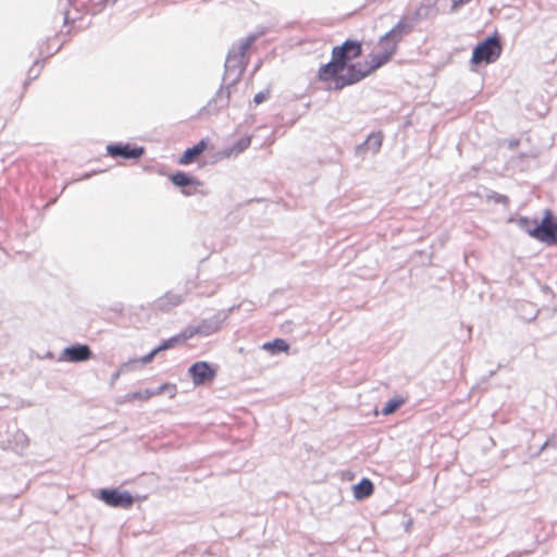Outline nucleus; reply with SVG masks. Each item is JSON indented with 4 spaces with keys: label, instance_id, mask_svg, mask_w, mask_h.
Here are the masks:
<instances>
[{
    "label": "nucleus",
    "instance_id": "nucleus-30",
    "mask_svg": "<svg viewBox=\"0 0 557 557\" xmlns=\"http://www.w3.org/2000/svg\"><path fill=\"white\" fill-rule=\"evenodd\" d=\"M356 500H363L372 496L374 490H352Z\"/></svg>",
    "mask_w": 557,
    "mask_h": 557
},
{
    "label": "nucleus",
    "instance_id": "nucleus-5",
    "mask_svg": "<svg viewBox=\"0 0 557 557\" xmlns=\"http://www.w3.org/2000/svg\"><path fill=\"white\" fill-rule=\"evenodd\" d=\"M346 73H341L338 79H336V84H334L330 89L333 90H342L347 86L355 85L366 78L369 74V71L366 69V65L362 62H356L347 64L345 67Z\"/></svg>",
    "mask_w": 557,
    "mask_h": 557
},
{
    "label": "nucleus",
    "instance_id": "nucleus-34",
    "mask_svg": "<svg viewBox=\"0 0 557 557\" xmlns=\"http://www.w3.org/2000/svg\"><path fill=\"white\" fill-rule=\"evenodd\" d=\"M342 474V481L345 483V482H350L351 484L354 483V479H355V473L350 470H345V471H342L341 472Z\"/></svg>",
    "mask_w": 557,
    "mask_h": 557
},
{
    "label": "nucleus",
    "instance_id": "nucleus-20",
    "mask_svg": "<svg viewBox=\"0 0 557 557\" xmlns=\"http://www.w3.org/2000/svg\"><path fill=\"white\" fill-rule=\"evenodd\" d=\"M251 144V137L245 136L237 139L231 147L226 149V156L239 154L244 152Z\"/></svg>",
    "mask_w": 557,
    "mask_h": 557
},
{
    "label": "nucleus",
    "instance_id": "nucleus-7",
    "mask_svg": "<svg viewBox=\"0 0 557 557\" xmlns=\"http://www.w3.org/2000/svg\"><path fill=\"white\" fill-rule=\"evenodd\" d=\"M331 54L344 66L362 54V45L359 40L347 39L342 45L332 48Z\"/></svg>",
    "mask_w": 557,
    "mask_h": 557
},
{
    "label": "nucleus",
    "instance_id": "nucleus-2",
    "mask_svg": "<svg viewBox=\"0 0 557 557\" xmlns=\"http://www.w3.org/2000/svg\"><path fill=\"white\" fill-rule=\"evenodd\" d=\"M502 50L499 37L497 35L488 36L474 47L471 62L473 64L493 63L499 58Z\"/></svg>",
    "mask_w": 557,
    "mask_h": 557
},
{
    "label": "nucleus",
    "instance_id": "nucleus-12",
    "mask_svg": "<svg viewBox=\"0 0 557 557\" xmlns=\"http://www.w3.org/2000/svg\"><path fill=\"white\" fill-rule=\"evenodd\" d=\"M414 26V22H412L409 16H403L398 23L384 35V39L392 38L400 42L405 36L412 32Z\"/></svg>",
    "mask_w": 557,
    "mask_h": 557
},
{
    "label": "nucleus",
    "instance_id": "nucleus-36",
    "mask_svg": "<svg viewBox=\"0 0 557 557\" xmlns=\"http://www.w3.org/2000/svg\"><path fill=\"white\" fill-rule=\"evenodd\" d=\"M552 445H555V444H554V440H553V438H548V440L544 443V445H543L542 449H544L545 447L552 446Z\"/></svg>",
    "mask_w": 557,
    "mask_h": 557
},
{
    "label": "nucleus",
    "instance_id": "nucleus-14",
    "mask_svg": "<svg viewBox=\"0 0 557 557\" xmlns=\"http://www.w3.org/2000/svg\"><path fill=\"white\" fill-rule=\"evenodd\" d=\"M382 143V132L371 133L362 144L356 147V153L361 154L366 149H369L375 154L380 151Z\"/></svg>",
    "mask_w": 557,
    "mask_h": 557
},
{
    "label": "nucleus",
    "instance_id": "nucleus-13",
    "mask_svg": "<svg viewBox=\"0 0 557 557\" xmlns=\"http://www.w3.org/2000/svg\"><path fill=\"white\" fill-rule=\"evenodd\" d=\"M183 300V295L173 292H168L156 300L154 306L157 309L161 311H170L171 309L181 305Z\"/></svg>",
    "mask_w": 557,
    "mask_h": 557
},
{
    "label": "nucleus",
    "instance_id": "nucleus-15",
    "mask_svg": "<svg viewBox=\"0 0 557 557\" xmlns=\"http://www.w3.org/2000/svg\"><path fill=\"white\" fill-rule=\"evenodd\" d=\"M208 140L202 138L199 143L194 145L193 147L187 148L182 157L180 158V164H190L193 163L207 148Z\"/></svg>",
    "mask_w": 557,
    "mask_h": 557
},
{
    "label": "nucleus",
    "instance_id": "nucleus-3",
    "mask_svg": "<svg viewBox=\"0 0 557 557\" xmlns=\"http://www.w3.org/2000/svg\"><path fill=\"white\" fill-rule=\"evenodd\" d=\"M95 498L114 508H131L136 498H147V495H132L127 490H91Z\"/></svg>",
    "mask_w": 557,
    "mask_h": 557
},
{
    "label": "nucleus",
    "instance_id": "nucleus-28",
    "mask_svg": "<svg viewBox=\"0 0 557 557\" xmlns=\"http://www.w3.org/2000/svg\"><path fill=\"white\" fill-rule=\"evenodd\" d=\"M75 0H59L58 1V9L63 14L64 24L69 23V13L70 8L74 3Z\"/></svg>",
    "mask_w": 557,
    "mask_h": 557
},
{
    "label": "nucleus",
    "instance_id": "nucleus-29",
    "mask_svg": "<svg viewBox=\"0 0 557 557\" xmlns=\"http://www.w3.org/2000/svg\"><path fill=\"white\" fill-rule=\"evenodd\" d=\"M61 46H58L57 48H52L50 46L49 40L46 42H42L39 46V55H46L47 58L53 55L55 52L60 50Z\"/></svg>",
    "mask_w": 557,
    "mask_h": 557
},
{
    "label": "nucleus",
    "instance_id": "nucleus-10",
    "mask_svg": "<svg viewBox=\"0 0 557 557\" xmlns=\"http://www.w3.org/2000/svg\"><path fill=\"white\" fill-rule=\"evenodd\" d=\"M92 358V351L86 344H74L65 347L60 356V360L69 362H84Z\"/></svg>",
    "mask_w": 557,
    "mask_h": 557
},
{
    "label": "nucleus",
    "instance_id": "nucleus-1",
    "mask_svg": "<svg viewBox=\"0 0 557 557\" xmlns=\"http://www.w3.org/2000/svg\"><path fill=\"white\" fill-rule=\"evenodd\" d=\"M261 35H263V32L251 33L237 45H233L228 50L224 64L222 84L214 97L207 104L209 111L218 112L228 106L232 89L240 81L248 64L246 52Z\"/></svg>",
    "mask_w": 557,
    "mask_h": 557
},
{
    "label": "nucleus",
    "instance_id": "nucleus-25",
    "mask_svg": "<svg viewBox=\"0 0 557 557\" xmlns=\"http://www.w3.org/2000/svg\"><path fill=\"white\" fill-rule=\"evenodd\" d=\"M516 222L517 225L531 236L532 227L536 226L537 220L528 216H519L517 220L510 219V222Z\"/></svg>",
    "mask_w": 557,
    "mask_h": 557
},
{
    "label": "nucleus",
    "instance_id": "nucleus-32",
    "mask_svg": "<svg viewBox=\"0 0 557 557\" xmlns=\"http://www.w3.org/2000/svg\"><path fill=\"white\" fill-rule=\"evenodd\" d=\"M269 96H270V91L268 89L259 91L258 94L255 95L253 102L256 104H260V103L264 102L269 98Z\"/></svg>",
    "mask_w": 557,
    "mask_h": 557
},
{
    "label": "nucleus",
    "instance_id": "nucleus-24",
    "mask_svg": "<svg viewBox=\"0 0 557 557\" xmlns=\"http://www.w3.org/2000/svg\"><path fill=\"white\" fill-rule=\"evenodd\" d=\"M405 403L404 398L401 397H394L389 399L382 408L381 412L384 416H389L394 413L396 410H398L401 405Z\"/></svg>",
    "mask_w": 557,
    "mask_h": 557
},
{
    "label": "nucleus",
    "instance_id": "nucleus-11",
    "mask_svg": "<svg viewBox=\"0 0 557 557\" xmlns=\"http://www.w3.org/2000/svg\"><path fill=\"white\" fill-rule=\"evenodd\" d=\"M344 71L345 67L331 54V60L320 65L317 79L323 83L334 82L336 84V79H338Z\"/></svg>",
    "mask_w": 557,
    "mask_h": 557
},
{
    "label": "nucleus",
    "instance_id": "nucleus-22",
    "mask_svg": "<svg viewBox=\"0 0 557 557\" xmlns=\"http://www.w3.org/2000/svg\"><path fill=\"white\" fill-rule=\"evenodd\" d=\"M168 385H161L157 389H145L144 392H133L127 395L128 399H141V400H148L152 396L161 395Z\"/></svg>",
    "mask_w": 557,
    "mask_h": 557
},
{
    "label": "nucleus",
    "instance_id": "nucleus-31",
    "mask_svg": "<svg viewBox=\"0 0 557 557\" xmlns=\"http://www.w3.org/2000/svg\"><path fill=\"white\" fill-rule=\"evenodd\" d=\"M159 346L153 348L149 354L145 355L143 358H140V362L143 364H147L153 360V358L160 352Z\"/></svg>",
    "mask_w": 557,
    "mask_h": 557
},
{
    "label": "nucleus",
    "instance_id": "nucleus-18",
    "mask_svg": "<svg viewBox=\"0 0 557 557\" xmlns=\"http://www.w3.org/2000/svg\"><path fill=\"white\" fill-rule=\"evenodd\" d=\"M171 181L175 186L186 187L189 185H200V182L189 174L178 171L171 176Z\"/></svg>",
    "mask_w": 557,
    "mask_h": 557
},
{
    "label": "nucleus",
    "instance_id": "nucleus-6",
    "mask_svg": "<svg viewBox=\"0 0 557 557\" xmlns=\"http://www.w3.org/2000/svg\"><path fill=\"white\" fill-rule=\"evenodd\" d=\"M233 310L234 307L230 308L226 312L220 311L209 319H203L198 325H189L186 329L188 332L193 333V337L195 335L209 336L221 329Z\"/></svg>",
    "mask_w": 557,
    "mask_h": 557
},
{
    "label": "nucleus",
    "instance_id": "nucleus-37",
    "mask_svg": "<svg viewBox=\"0 0 557 557\" xmlns=\"http://www.w3.org/2000/svg\"><path fill=\"white\" fill-rule=\"evenodd\" d=\"M516 146H518V140H513V141H511V143H510V147H511V148H513V147H516Z\"/></svg>",
    "mask_w": 557,
    "mask_h": 557
},
{
    "label": "nucleus",
    "instance_id": "nucleus-19",
    "mask_svg": "<svg viewBox=\"0 0 557 557\" xmlns=\"http://www.w3.org/2000/svg\"><path fill=\"white\" fill-rule=\"evenodd\" d=\"M262 349L271 352L272 355H276L287 351L289 349V345L283 338H275L274 341L264 343L262 345Z\"/></svg>",
    "mask_w": 557,
    "mask_h": 557
},
{
    "label": "nucleus",
    "instance_id": "nucleus-16",
    "mask_svg": "<svg viewBox=\"0 0 557 557\" xmlns=\"http://www.w3.org/2000/svg\"><path fill=\"white\" fill-rule=\"evenodd\" d=\"M370 62H362L366 65V69L369 71V74H371L376 69L383 66L392 59L391 51H388L387 53H384L382 51L372 53L370 54Z\"/></svg>",
    "mask_w": 557,
    "mask_h": 557
},
{
    "label": "nucleus",
    "instance_id": "nucleus-21",
    "mask_svg": "<svg viewBox=\"0 0 557 557\" xmlns=\"http://www.w3.org/2000/svg\"><path fill=\"white\" fill-rule=\"evenodd\" d=\"M478 196L484 198L486 201H494L495 203H503L505 206L509 203V198L507 196L488 188H483L482 193H478Z\"/></svg>",
    "mask_w": 557,
    "mask_h": 557
},
{
    "label": "nucleus",
    "instance_id": "nucleus-35",
    "mask_svg": "<svg viewBox=\"0 0 557 557\" xmlns=\"http://www.w3.org/2000/svg\"><path fill=\"white\" fill-rule=\"evenodd\" d=\"M121 371H122V369H121V370L115 371V372L112 374V376H111V383H114V382L120 377Z\"/></svg>",
    "mask_w": 557,
    "mask_h": 557
},
{
    "label": "nucleus",
    "instance_id": "nucleus-4",
    "mask_svg": "<svg viewBox=\"0 0 557 557\" xmlns=\"http://www.w3.org/2000/svg\"><path fill=\"white\" fill-rule=\"evenodd\" d=\"M531 237L547 245L557 244V219L550 210H545L542 221H537L536 226L532 227Z\"/></svg>",
    "mask_w": 557,
    "mask_h": 557
},
{
    "label": "nucleus",
    "instance_id": "nucleus-23",
    "mask_svg": "<svg viewBox=\"0 0 557 557\" xmlns=\"http://www.w3.org/2000/svg\"><path fill=\"white\" fill-rule=\"evenodd\" d=\"M13 443L14 445L12 446V449L17 454H22L23 450L28 446L29 440L24 432L16 431L13 434Z\"/></svg>",
    "mask_w": 557,
    "mask_h": 557
},
{
    "label": "nucleus",
    "instance_id": "nucleus-26",
    "mask_svg": "<svg viewBox=\"0 0 557 557\" xmlns=\"http://www.w3.org/2000/svg\"><path fill=\"white\" fill-rule=\"evenodd\" d=\"M399 42L392 38L384 39V36L380 38L379 46L382 48V52L387 53L391 51V58L396 53L397 46Z\"/></svg>",
    "mask_w": 557,
    "mask_h": 557
},
{
    "label": "nucleus",
    "instance_id": "nucleus-33",
    "mask_svg": "<svg viewBox=\"0 0 557 557\" xmlns=\"http://www.w3.org/2000/svg\"><path fill=\"white\" fill-rule=\"evenodd\" d=\"M350 487H374V486L370 479L361 478L357 483H352Z\"/></svg>",
    "mask_w": 557,
    "mask_h": 557
},
{
    "label": "nucleus",
    "instance_id": "nucleus-17",
    "mask_svg": "<svg viewBox=\"0 0 557 557\" xmlns=\"http://www.w3.org/2000/svg\"><path fill=\"white\" fill-rule=\"evenodd\" d=\"M191 337H193V333L188 332L187 329H184L181 333L163 341L159 345V349L161 351H164L166 349L173 348L174 346H176L178 344L185 343L187 339H189Z\"/></svg>",
    "mask_w": 557,
    "mask_h": 557
},
{
    "label": "nucleus",
    "instance_id": "nucleus-8",
    "mask_svg": "<svg viewBox=\"0 0 557 557\" xmlns=\"http://www.w3.org/2000/svg\"><path fill=\"white\" fill-rule=\"evenodd\" d=\"M107 154L124 160H138L145 154V148L129 143H112L106 147Z\"/></svg>",
    "mask_w": 557,
    "mask_h": 557
},
{
    "label": "nucleus",
    "instance_id": "nucleus-9",
    "mask_svg": "<svg viewBox=\"0 0 557 557\" xmlns=\"http://www.w3.org/2000/svg\"><path fill=\"white\" fill-rule=\"evenodd\" d=\"M188 374L196 386L212 382L216 375V369L207 361H197L188 369Z\"/></svg>",
    "mask_w": 557,
    "mask_h": 557
},
{
    "label": "nucleus",
    "instance_id": "nucleus-27",
    "mask_svg": "<svg viewBox=\"0 0 557 557\" xmlns=\"http://www.w3.org/2000/svg\"><path fill=\"white\" fill-rule=\"evenodd\" d=\"M42 66L44 65L40 64L39 60H36L34 62V65L28 71V77H27L26 82L24 83V88H26L32 81L36 79L39 76Z\"/></svg>",
    "mask_w": 557,
    "mask_h": 557
}]
</instances>
